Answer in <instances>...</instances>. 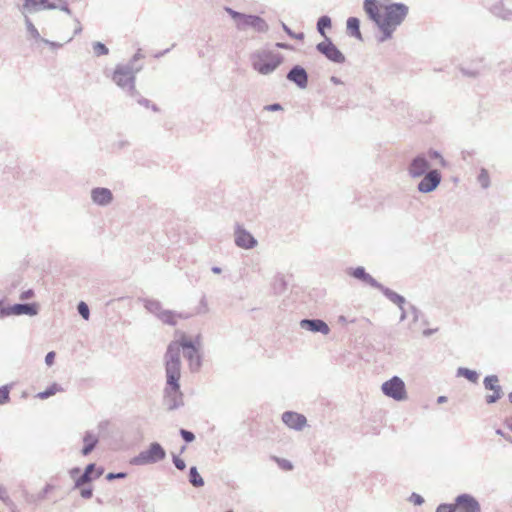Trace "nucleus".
Returning <instances> with one entry per match:
<instances>
[{
    "mask_svg": "<svg viewBox=\"0 0 512 512\" xmlns=\"http://www.w3.org/2000/svg\"><path fill=\"white\" fill-rule=\"evenodd\" d=\"M499 378L497 375H488L483 380V385L486 390H492V394L486 395L485 401L487 404L497 402L503 395L502 387L498 384Z\"/></svg>",
    "mask_w": 512,
    "mask_h": 512,
    "instance_id": "14",
    "label": "nucleus"
},
{
    "mask_svg": "<svg viewBox=\"0 0 512 512\" xmlns=\"http://www.w3.org/2000/svg\"><path fill=\"white\" fill-rule=\"evenodd\" d=\"M283 62V56L271 50L261 49L251 55V64L254 70L262 75L274 72Z\"/></svg>",
    "mask_w": 512,
    "mask_h": 512,
    "instance_id": "3",
    "label": "nucleus"
},
{
    "mask_svg": "<svg viewBox=\"0 0 512 512\" xmlns=\"http://www.w3.org/2000/svg\"><path fill=\"white\" fill-rule=\"evenodd\" d=\"M436 512H456L455 511V503L454 504H440Z\"/></svg>",
    "mask_w": 512,
    "mask_h": 512,
    "instance_id": "44",
    "label": "nucleus"
},
{
    "mask_svg": "<svg viewBox=\"0 0 512 512\" xmlns=\"http://www.w3.org/2000/svg\"><path fill=\"white\" fill-rule=\"evenodd\" d=\"M430 169V163L425 153L416 155L407 167V173L412 179L421 178Z\"/></svg>",
    "mask_w": 512,
    "mask_h": 512,
    "instance_id": "10",
    "label": "nucleus"
},
{
    "mask_svg": "<svg viewBox=\"0 0 512 512\" xmlns=\"http://www.w3.org/2000/svg\"><path fill=\"white\" fill-rule=\"evenodd\" d=\"M19 9L21 14L24 16V22L28 34L35 40H41L42 38L40 37L37 28L28 17V14H33L45 9H60L67 14H71L67 0H25Z\"/></svg>",
    "mask_w": 512,
    "mask_h": 512,
    "instance_id": "2",
    "label": "nucleus"
},
{
    "mask_svg": "<svg viewBox=\"0 0 512 512\" xmlns=\"http://www.w3.org/2000/svg\"><path fill=\"white\" fill-rule=\"evenodd\" d=\"M319 53L323 54L328 60L333 63L342 64L346 58L344 54L335 46L330 38L325 37V40L316 45Z\"/></svg>",
    "mask_w": 512,
    "mask_h": 512,
    "instance_id": "9",
    "label": "nucleus"
},
{
    "mask_svg": "<svg viewBox=\"0 0 512 512\" xmlns=\"http://www.w3.org/2000/svg\"><path fill=\"white\" fill-rule=\"evenodd\" d=\"M208 303L206 297L203 296L200 300L199 307L197 308V314H205L208 312Z\"/></svg>",
    "mask_w": 512,
    "mask_h": 512,
    "instance_id": "43",
    "label": "nucleus"
},
{
    "mask_svg": "<svg viewBox=\"0 0 512 512\" xmlns=\"http://www.w3.org/2000/svg\"><path fill=\"white\" fill-rule=\"evenodd\" d=\"M80 495L84 498V499H90L92 496H93V490L92 488H83L81 491H80Z\"/></svg>",
    "mask_w": 512,
    "mask_h": 512,
    "instance_id": "50",
    "label": "nucleus"
},
{
    "mask_svg": "<svg viewBox=\"0 0 512 512\" xmlns=\"http://www.w3.org/2000/svg\"><path fill=\"white\" fill-rule=\"evenodd\" d=\"M281 26L283 28V30L291 37V38H294V39H303L304 38V34L303 33H294L293 30H291L284 22H281Z\"/></svg>",
    "mask_w": 512,
    "mask_h": 512,
    "instance_id": "40",
    "label": "nucleus"
},
{
    "mask_svg": "<svg viewBox=\"0 0 512 512\" xmlns=\"http://www.w3.org/2000/svg\"><path fill=\"white\" fill-rule=\"evenodd\" d=\"M125 477H126V473H124V472H118V473H112L111 472V473H108L106 475V479L108 481H111V480H114V479H123Z\"/></svg>",
    "mask_w": 512,
    "mask_h": 512,
    "instance_id": "46",
    "label": "nucleus"
},
{
    "mask_svg": "<svg viewBox=\"0 0 512 512\" xmlns=\"http://www.w3.org/2000/svg\"><path fill=\"white\" fill-rule=\"evenodd\" d=\"M139 69H135L131 63L117 65L113 73V81L121 89L127 91L130 96L138 95L135 88V76Z\"/></svg>",
    "mask_w": 512,
    "mask_h": 512,
    "instance_id": "4",
    "label": "nucleus"
},
{
    "mask_svg": "<svg viewBox=\"0 0 512 512\" xmlns=\"http://www.w3.org/2000/svg\"><path fill=\"white\" fill-rule=\"evenodd\" d=\"M363 10L367 14L368 18L375 23L381 32V36L379 37L378 41L385 42L391 39L397 28L379 22V7L377 0H364Z\"/></svg>",
    "mask_w": 512,
    "mask_h": 512,
    "instance_id": "6",
    "label": "nucleus"
},
{
    "mask_svg": "<svg viewBox=\"0 0 512 512\" xmlns=\"http://www.w3.org/2000/svg\"><path fill=\"white\" fill-rule=\"evenodd\" d=\"M265 110L267 111H279V110H282V106L279 104V103H273V104H269L267 106H265Z\"/></svg>",
    "mask_w": 512,
    "mask_h": 512,
    "instance_id": "53",
    "label": "nucleus"
},
{
    "mask_svg": "<svg viewBox=\"0 0 512 512\" xmlns=\"http://www.w3.org/2000/svg\"><path fill=\"white\" fill-rule=\"evenodd\" d=\"M201 336L198 335L195 341L183 336L179 342H171L165 353V372L167 378L166 393L168 397V409L174 410L181 403L177 399H181L179 379L181 376V360L180 349H183L184 357L189 361L191 372L199 371L202 365V357L200 355Z\"/></svg>",
    "mask_w": 512,
    "mask_h": 512,
    "instance_id": "1",
    "label": "nucleus"
},
{
    "mask_svg": "<svg viewBox=\"0 0 512 512\" xmlns=\"http://www.w3.org/2000/svg\"><path fill=\"white\" fill-rule=\"evenodd\" d=\"M33 297H34V291L32 289L23 291L19 296L20 300H28Z\"/></svg>",
    "mask_w": 512,
    "mask_h": 512,
    "instance_id": "48",
    "label": "nucleus"
},
{
    "mask_svg": "<svg viewBox=\"0 0 512 512\" xmlns=\"http://www.w3.org/2000/svg\"><path fill=\"white\" fill-rule=\"evenodd\" d=\"M188 477L190 484L196 488L202 487L205 484L204 479L199 474L196 466L190 467Z\"/></svg>",
    "mask_w": 512,
    "mask_h": 512,
    "instance_id": "29",
    "label": "nucleus"
},
{
    "mask_svg": "<svg viewBox=\"0 0 512 512\" xmlns=\"http://www.w3.org/2000/svg\"><path fill=\"white\" fill-rule=\"evenodd\" d=\"M286 78L300 89H305L308 85V73L300 65L293 66L287 73Z\"/></svg>",
    "mask_w": 512,
    "mask_h": 512,
    "instance_id": "17",
    "label": "nucleus"
},
{
    "mask_svg": "<svg viewBox=\"0 0 512 512\" xmlns=\"http://www.w3.org/2000/svg\"><path fill=\"white\" fill-rule=\"evenodd\" d=\"M507 426L512 431V418L507 422Z\"/></svg>",
    "mask_w": 512,
    "mask_h": 512,
    "instance_id": "64",
    "label": "nucleus"
},
{
    "mask_svg": "<svg viewBox=\"0 0 512 512\" xmlns=\"http://www.w3.org/2000/svg\"><path fill=\"white\" fill-rule=\"evenodd\" d=\"M83 442H84V446L81 450V453L84 456H87L95 449V447L97 446V444L99 442V439L93 432L87 431L84 434Z\"/></svg>",
    "mask_w": 512,
    "mask_h": 512,
    "instance_id": "24",
    "label": "nucleus"
},
{
    "mask_svg": "<svg viewBox=\"0 0 512 512\" xmlns=\"http://www.w3.org/2000/svg\"><path fill=\"white\" fill-rule=\"evenodd\" d=\"M400 310H401V315H400V319L399 320H400V322H402V321H404L407 318V313L405 311L404 306H402V309H400Z\"/></svg>",
    "mask_w": 512,
    "mask_h": 512,
    "instance_id": "58",
    "label": "nucleus"
},
{
    "mask_svg": "<svg viewBox=\"0 0 512 512\" xmlns=\"http://www.w3.org/2000/svg\"><path fill=\"white\" fill-rule=\"evenodd\" d=\"M436 331H437V329H425L423 331V335L425 337H428V336L432 335L433 333H435Z\"/></svg>",
    "mask_w": 512,
    "mask_h": 512,
    "instance_id": "57",
    "label": "nucleus"
},
{
    "mask_svg": "<svg viewBox=\"0 0 512 512\" xmlns=\"http://www.w3.org/2000/svg\"><path fill=\"white\" fill-rule=\"evenodd\" d=\"M248 27L253 28L257 32H266L268 31V24L259 16L256 15H247L245 14L242 17L241 22H239V30H245Z\"/></svg>",
    "mask_w": 512,
    "mask_h": 512,
    "instance_id": "16",
    "label": "nucleus"
},
{
    "mask_svg": "<svg viewBox=\"0 0 512 512\" xmlns=\"http://www.w3.org/2000/svg\"><path fill=\"white\" fill-rule=\"evenodd\" d=\"M39 313V305L33 303H16L1 309V318L10 315H28L35 316Z\"/></svg>",
    "mask_w": 512,
    "mask_h": 512,
    "instance_id": "11",
    "label": "nucleus"
},
{
    "mask_svg": "<svg viewBox=\"0 0 512 512\" xmlns=\"http://www.w3.org/2000/svg\"><path fill=\"white\" fill-rule=\"evenodd\" d=\"M300 327L302 329L314 332L322 333L327 335L330 332L328 324L321 319H303L300 321Z\"/></svg>",
    "mask_w": 512,
    "mask_h": 512,
    "instance_id": "21",
    "label": "nucleus"
},
{
    "mask_svg": "<svg viewBox=\"0 0 512 512\" xmlns=\"http://www.w3.org/2000/svg\"><path fill=\"white\" fill-rule=\"evenodd\" d=\"M55 352L54 351H50L46 354L45 356V363L48 365V366H51L53 365L54 363V359H55Z\"/></svg>",
    "mask_w": 512,
    "mask_h": 512,
    "instance_id": "49",
    "label": "nucleus"
},
{
    "mask_svg": "<svg viewBox=\"0 0 512 512\" xmlns=\"http://www.w3.org/2000/svg\"><path fill=\"white\" fill-rule=\"evenodd\" d=\"M461 72L463 75L465 76H468V77H477L479 75V72L476 71V70H468V69H465V68H461Z\"/></svg>",
    "mask_w": 512,
    "mask_h": 512,
    "instance_id": "52",
    "label": "nucleus"
},
{
    "mask_svg": "<svg viewBox=\"0 0 512 512\" xmlns=\"http://www.w3.org/2000/svg\"><path fill=\"white\" fill-rule=\"evenodd\" d=\"M62 387L57 384V383H53L51 386H49L46 390L42 391V392H39L37 394V397L39 399H47L53 395H55L57 392H60L62 391Z\"/></svg>",
    "mask_w": 512,
    "mask_h": 512,
    "instance_id": "31",
    "label": "nucleus"
},
{
    "mask_svg": "<svg viewBox=\"0 0 512 512\" xmlns=\"http://www.w3.org/2000/svg\"><path fill=\"white\" fill-rule=\"evenodd\" d=\"M41 41H42V42H44L45 44H47V45H49V46L53 47V48H59V47H61V46H62L60 43L52 42V41H49V40H47V39H43V38L41 39Z\"/></svg>",
    "mask_w": 512,
    "mask_h": 512,
    "instance_id": "54",
    "label": "nucleus"
},
{
    "mask_svg": "<svg viewBox=\"0 0 512 512\" xmlns=\"http://www.w3.org/2000/svg\"><path fill=\"white\" fill-rule=\"evenodd\" d=\"M93 52L96 56H103L109 53V49L102 42H94L92 45Z\"/></svg>",
    "mask_w": 512,
    "mask_h": 512,
    "instance_id": "35",
    "label": "nucleus"
},
{
    "mask_svg": "<svg viewBox=\"0 0 512 512\" xmlns=\"http://www.w3.org/2000/svg\"><path fill=\"white\" fill-rule=\"evenodd\" d=\"M9 387L8 386H2L0 387V405L5 404L9 401Z\"/></svg>",
    "mask_w": 512,
    "mask_h": 512,
    "instance_id": "39",
    "label": "nucleus"
},
{
    "mask_svg": "<svg viewBox=\"0 0 512 512\" xmlns=\"http://www.w3.org/2000/svg\"><path fill=\"white\" fill-rule=\"evenodd\" d=\"M409 500L414 505H422L424 503V498L417 493H412Z\"/></svg>",
    "mask_w": 512,
    "mask_h": 512,
    "instance_id": "45",
    "label": "nucleus"
},
{
    "mask_svg": "<svg viewBox=\"0 0 512 512\" xmlns=\"http://www.w3.org/2000/svg\"><path fill=\"white\" fill-rule=\"evenodd\" d=\"M457 376L465 377L467 380H469L472 383H476L479 378V375L476 371L465 368V367H459L457 369Z\"/></svg>",
    "mask_w": 512,
    "mask_h": 512,
    "instance_id": "30",
    "label": "nucleus"
},
{
    "mask_svg": "<svg viewBox=\"0 0 512 512\" xmlns=\"http://www.w3.org/2000/svg\"><path fill=\"white\" fill-rule=\"evenodd\" d=\"M491 12L506 21H512V10L505 9L502 2L496 3L491 7Z\"/></svg>",
    "mask_w": 512,
    "mask_h": 512,
    "instance_id": "26",
    "label": "nucleus"
},
{
    "mask_svg": "<svg viewBox=\"0 0 512 512\" xmlns=\"http://www.w3.org/2000/svg\"><path fill=\"white\" fill-rule=\"evenodd\" d=\"M96 469V465L94 463H90L86 466L83 474L75 480L74 488H80L84 484L91 482L93 479L99 478L103 474V468H99L95 474L92 476L93 471Z\"/></svg>",
    "mask_w": 512,
    "mask_h": 512,
    "instance_id": "22",
    "label": "nucleus"
},
{
    "mask_svg": "<svg viewBox=\"0 0 512 512\" xmlns=\"http://www.w3.org/2000/svg\"><path fill=\"white\" fill-rule=\"evenodd\" d=\"M276 47L281 48V49H291L292 48V46L290 44H286V43H282V42L276 43Z\"/></svg>",
    "mask_w": 512,
    "mask_h": 512,
    "instance_id": "55",
    "label": "nucleus"
},
{
    "mask_svg": "<svg viewBox=\"0 0 512 512\" xmlns=\"http://www.w3.org/2000/svg\"><path fill=\"white\" fill-rule=\"evenodd\" d=\"M79 472H80V469L78 467H75L70 470V475H71V477H75V475H77Z\"/></svg>",
    "mask_w": 512,
    "mask_h": 512,
    "instance_id": "60",
    "label": "nucleus"
},
{
    "mask_svg": "<svg viewBox=\"0 0 512 512\" xmlns=\"http://www.w3.org/2000/svg\"><path fill=\"white\" fill-rule=\"evenodd\" d=\"M377 289L380 290L388 300L397 305L399 309H402V306L406 304V299L402 295L396 293L390 288L385 287L381 283Z\"/></svg>",
    "mask_w": 512,
    "mask_h": 512,
    "instance_id": "23",
    "label": "nucleus"
},
{
    "mask_svg": "<svg viewBox=\"0 0 512 512\" xmlns=\"http://www.w3.org/2000/svg\"><path fill=\"white\" fill-rule=\"evenodd\" d=\"M381 390L385 396L395 401H403L407 398L405 383L398 376H393L385 381L381 386Z\"/></svg>",
    "mask_w": 512,
    "mask_h": 512,
    "instance_id": "8",
    "label": "nucleus"
},
{
    "mask_svg": "<svg viewBox=\"0 0 512 512\" xmlns=\"http://www.w3.org/2000/svg\"><path fill=\"white\" fill-rule=\"evenodd\" d=\"M346 26L351 36L358 40L363 39L360 31V20L357 17H349L347 19Z\"/></svg>",
    "mask_w": 512,
    "mask_h": 512,
    "instance_id": "25",
    "label": "nucleus"
},
{
    "mask_svg": "<svg viewBox=\"0 0 512 512\" xmlns=\"http://www.w3.org/2000/svg\"><path fill=\"white\" fill-rule=\"evenodd\" d=\"M272 460H274L282 470L291 471L293 469L292 462L287 459L272 456Z\"/></svg>",
    "mask_w": 512,
    "mask_h": 512,
    "instance_id": "34",
    "label": "nucleus"
},
{
    "mask_svg": "<svg viewBox=\"0 0 512 512\" xmlns=\"http://www.w3.org/2000/svg\"><path fill=\"white\" fill-rule=\"evenodd\" d=\"M384 14L379 12V22L398 28L406 19L409 7L400 2L382 5Z\"/></svg>",
    "mask_w": 512,
    "mask_h": 512,
    "instance_id": "5",
    "label": "nucleus"
},
{
    "mask_svg": "<svg viewBox=\"0 0 512 512\" xmlns=\"http://www.w3.org/2000/svg\"><path fill=\"white\" fill-rule=\"evenodd\" d=\"M234 242L236 246L243 249H253L258 244L256 238L240 225L236 226Z\"/></svg>",
    "mask_w": 512,
    "mask_h": 512,
    "instance_id": "15",
    "label": "nucleus"
},
{
    "mask_svg": "<svg viewBox=\"0 0 512 512\" xmlns=\"http://www.w3.org/2000/svg\"><path fill=\"white\" fill-rule=\"evenodd\" d=\"M180 435L183 438V440L187 443H190V442L194 441V439H195V435L193 434V432L188 431L186 429H181Z\"/></svg>",
    "mask_w": 512,
    "mask_h": 512,
    "instance_id": "41",
    "label": "nucleus"
},
{
    "mask_svg": "<svg viewBox=\"0 0 512 512\" xmlns=\"http://www.w3.org/2000/svg\"><path fill=\"white\" fill-rule=\"evenodd\" d=\"M442 180L441 173L437 169H431L422 176L421 181L417 185L420 193H431L437 189Z\"/></svg>",
    "mask_w": 512,
    "mask_h": 512,
    "instance_id": "12",
    "label": "nucleus"
},
{
    "mask_svg": "<svg viewBox=\"0 0 512 512\" xmlns=\"http://www.w3.org/2000/svg\"><path fill=\"white\" fill-rule=\"evenodd\" d=\"M166 458L165 449L158 442H152L146 450L132 458L131 464L144 466L158 463Z\"/></svg>",
    "mask_w": 512,
    "mask_h": 512,
    "instance_id": "7",
    "label": "nucleus"
},
{
    "mask_svg": "<svg viewBox=\"0 0 512 512\" xmlns=\"http://www.w3.org/2000/svg\"><path fill=\"white\" fill-rule=\"evenodd\" d=\"M138 103L140 105L145 106V107H149V105H150V101L148 99H145V98L138 99Z\"/></svg>",
    "mask_w": 512,
    "mask_h": 512,
    "instance_id": "56",
    "label": "nucleus"
},
{
    "mask_svg": "<svg viewBox=\"0 0 512 512\" xmlns=\"http://www.w3.org/2000/svg\"><path fill=\"white\" fill-rule=\"evenodd\" d=\"M225 10L234 19V21L236 22L237 28H239V22H241L242 17H244L245 14L237 12L229 7H226Z\"/></svg>",
    "mask_w": 512,
    "mask_h": 512,
    "instance_id": "38",
    "label": "nucleus"
},
{
    "mask_svg": "<svg viewBox=\"0 0 512 512\" xmlns=\"http://www.w3.org/2000/svg\"><path fill=\"white\" fill-rule=\"evenodd\" d=\"M172 461L178 470L182 471L186 468L185 461L183 459H181L180 457H178L177 455H174V454L172 455Z\"/></svg>",
    "mask_w": 512,
    "mask_h": 512,
    "instance_id": "42",
    "label": "nucleus"
},
{
    "mask_svg": "<svg viewBox=\"0 0 512 512\" xmlns=\"http://www.w3.org/2000/svg\"><path fill=\"white\" fill-rule=\"evenodd\" d=\"M347 274L355 279L362 281L365 284L370 285L373 288L377 289V287L380 286V282H378L369 273H367L365 268L362 266H358L355 268H349L347 270Z\"/></svg>",
    "mask_w": 512,
    "mask_h": 512,
    "instance_id": "19",
    "label": "nucleus"
},
{
    "mask_svg": "<svg viewBox=\"0 0 512 512\" xmlns=\"http://www.w3.org/2000/svg\"><path fill=\"white\" fill-rule=\"evenodd\" d=\"M107 425H108V423H107V422H100V423H99V428H100V429H104Z\"/></svg>",
    "mask_w": 512,
    "mask_h": 512,
    "instance_id": "63",
    "label": "nucleus"
},
{
    "mask_svg": "<svg viewBox=\"0 0 512 512\" xmlns=\"http://www.w3.org/2000/svg\"><path fill=\"white\" fill-rule=\"evenodd\" d=\"M427 156V159H438L439 160V164L442 166V167H446L447 165V162L446 160L442 157V155L436 151V150H433V149H430L428 151V153L426 154Z\"/></svg>",
    "mask_w": 512,
    "mask_h": 512,
    "instance_id": "36",
    "label": "nucleus"
},
{
    "mask_svg": "<svg viewBox=\"0 0 512 512\" xmlns=\"http://www.w3.org/2000/svg\"><path fill=\"white\" fill-rule=\"evenodd\" d=\"M477 179L483 189H487L490 186V177L485 168H481Z\"/></svg>",
    "mask_w": 512,
    "mask_h": 512,
    "instance_id": "33",
    "label": "nucleus"
},
{
    "mask_svg": "<svg viewBox=\"0 0 512 512\" xmlns=\"http://www.w3.org/2000/svg\"><path fill=\"white\" fill-rule=\"evenodd\" d=\"M211 271H212L213 273H215V274H220V273L222 272V269H221L220 267H218V266H213V267L211 268Z\"/></svg>",
    "mask_w": 512,
    "mask_h": 512,
    "instance_id": "61",
    "label": "nucleus"
},
{
    "mask_svg": "<svg viewBox=\"0 0 512 512\" xmlns=\"http://www.w3.org/2000/svg\"><path fill=\"white\" fill-rule=\"evenodd\" d=\"M144 307L147 309L148 312L154 314L157 318L159 317V314H161L162 311L164 310L162 309L160 301L155 299H145Z\"/></svg>",
    "mask_w": 512,
    "mask_h": 512,
    "instance_id": "28",
    "label": "nucleus"
},
{
    "mask_svg": "<svg viewBox=\"0 0 512 512\" xmlns=\"http://www.w3.org/2000/svg\"><path fill=\"white\" fill-rule=\"evenodd\" d=\"M446 401H447V397H446V396H439V397L437 398V402H438L439 404L445 403Z\"/></svg>",
    "mask_w": 512,
    "mask_h": 512,
    "instance_id": "62",
    "label": "nucleus"
},
{
    "mask_svg": "<svg viewBox=\"0 0 512 512\" xmlns=\"http://www.w3.org/2000/svg\"><path fill=\"white\" fill-rule=\"evenodd\" d=\"M282 421L289 428L301 431L307 424V419L303 414L286 411L282 414Z\"/></svg>",
    "mask_w": 512,
    "mask_h": 512,
    "instance_id": "18",
    "label": "nucleus"
},
{
    "mask_svg": "<svg viewBox=\"0 0 512 512\" xmlns=\"http://www.w3.org/2000/svg\"><path fill=\"white\" fill-rule=\"evenodd\" d=\"M409 308H410V312L413 316V322H417L419 319L420 313H421L420 310L412 304L409 305Z\"/></svg>",
    "mask_w": 512,
    "mask_h": 512,
    "instance_id": "47",
    "label": "nucleus"
},
{
    "mask_svg": "<svg viewBox=\"0 0 512 512\" xmlns=\"http://www.w3.org/2000/svg\"><path fill=\"white\" fill-rule=\"evenodd\" d=\"M54 488L53 485L51 484H46L45 487L43 488L42 492L39 494V499H44L46 497V495L52 491Z\"/></svg>",
    "mask_w": 512,
    "mask_h": 512,
    "instance_id": "51",
    "label": "nucleus"
},
{
    "mask_svg": "<svg viewBox=\"0 0 512 512\" xmlns=\"http://www.w3.org/2000/svg\"><path fill=\"white\" fill-rule=\"evenodd\" d=\"M91 199L96 205L107 206L113 201V194L108 188L97 187L91 190Z\"/></svg>",
    "mask_w": 512,
    "mask_h": 512,
    "instance_id": "20",
    "label": "nucleus"
},
{
    "mask_svg": "<svg viewBox=\"0 0 512 512\" xmlns=\"http://www.w3.org/2000/svg\"><path fill=\"white\" fill-rule=\"evenodd\" d=\"M456 512H481L479 502L470 494L463 493L455 498Z\"/></svg>",
    "mask_w": 512,
    "mask_h": 512,
    "instance_id": "13",
    "label": "nucleus"
},
{
    "mask_svg": "<svg viewBox=\"0 0 512 512\" xmlns=\"http://www.w3.org/2000/svg\"><path fill=\"white\" fill-rule=\"evenodd\" d=\"M330 81H331L333 84H335V85L342 84V81H341L338 77H336V76H332V77L330 78Z\"/></svg>",
    "mask_w": 512,
    "mask_h": 512,
    "instance_id": "59",
    "label": "nucleus"
},
{
    "mask_svg": "<svg viewBox=\"0 0 512 512\" xmlns=\"http://www.w3.org/2000/svg\"><path fill=\"white\" fill-rule=\"evenodd\" d=\"M331 18L327 15L321 16L317 21V31L322 36L326 37L325 29L331 28Z\"/></svg>",
    "mask_w": 512,
    "mask_h": 512,
    "instance_id": "32",
    "label": "nucleus"
},
{
    "mask_svg": "<svg viewBox=\"0 0 512 512\" xmlns=\"http://www.w3.org/2000/svg\"><path fill=\"white\" fill-rule=\"evenodd\" d=\"M78 313L82 316L83 319L88 320L90 316V311L88 305L81 301L77 306Z\"/></svg>",
    "mask_w": 512,
    "mask_h": 512,
    "instance_id": "37",
    "label": "nucleus"
},
{
    "mask_svg": "<svg viewBox=\"0 0 512 512\" xmlns=\"http://www.w3.org/2000/svg\"><path fill=\"white\" fill-rule=\"evenodd\" d=\"M184 317L187 318L188 316H182V314H176L174 311L171 310H163L161 314H159L158 319L163 322L164 324L175 326L177 324L176 317Z\"/></svg>",
    "mask_w": 512,
    "mask_h": 512,
    "instance_id": "27",
    "label": "nucleus"
}]
</instances>
